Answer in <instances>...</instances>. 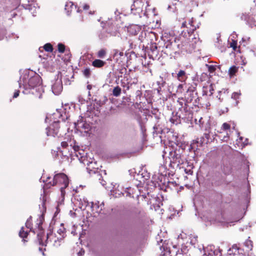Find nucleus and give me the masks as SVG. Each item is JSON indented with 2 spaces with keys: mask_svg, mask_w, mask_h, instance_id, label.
I'll return each instance as SVG.
<instances>
[{
  "mask_svg": "<svg viewBox=\"0 0 256 256\" xmlns=\"http://www.w3.org/2000/svg\"><path fill=\"white\" fill-rule=\"evenodd\" d=\"M232 126V128L235 129L236 124L234 122H230V124L224 122L221 127V130L226 132V136H224L222 140L224 141H227L230 137V128Z\"/></svg>",
  "mask_w": 256,
  "mask_h": 256,
  "instance_id": "16",
  "label": "nucleus"
},
{
  "mask_svg": "<svg viewBox=\"0 0 256 256\" xmlns=\"http://www.w3.org/2000/svg\"><path fill=\"white\" fill-rule=\"evenodd\" d=\"M75 10L77 12H80L79 8H77L76 6H74L72 2H68L65 4V10L66 12L67 15L70 16L72 12Z\"/></svg>",
  "mask_w": 256,
  "mask_h": 256,
  "instance_id": "22",
  "label": "nucleus"
},
{
  "mask_svg": "<svg viewBox=\"0 0 256 256\" xmlns=\"http://www.w3.org/2000/svg\"><path fill=\"white\" fill-rule=\"evenodd\" d=\"M80 201L79 208L80 209L84 210L90 204L87 198H84L80 199Z\"/></svg>",
  "mask_w": 256,
  "mask_h": 256,
  "instance_id": "32",
  "label": "nucleus"
},
{
  "mask_svg": "<svg viewBox=\"0 0 256 256\" xmlns=\"http://www.w3.org/2000/svg\"><path fill=\"white\" fill-rule=\"evenodd\" d=\"M61 145H62V147H63L64 148H66L68 146V144L66 142H62Z\"/></svg>",
  "mask_w": 256,
  "mask_h": 256,
  "instance_id": "52",
  "label": "nucleus"
},
{
  "mask_svg": "<svg viewBox=\"0 0 256 256\" xmlns=\"http://www.w3.org/2000/svg\"><path fill=\"white\" fill-rule=\"evenodd\" d=\"M106 54V50L104 49L100 50L97 53V56L99 58H104Z\"/></svg>",
  "mask_w": 256,
  "mask_h": 256,
  "instance_id": "41",
  "label": "nucleus"
},
{
  "mask_svg": "<svg viewBox=\"0 0 256 256\" xmlns=\"http://www.w3.org/2000/svg\"><path fill=\"white\" fill-rule=\"evenodd\" d=\"M30 218L26 222V226L28 228H30V230H32V224H31V222H30Z\"/></svg>",
  "mask_w": 256,
  "mask_h": 256,
  "instance_id": "48",
  "label": "nucleus"
},
{
  "mask_svg": "<svg viewBox=\"0 0 256 256\" xmlns=\"http://www.w3.org/2000/svg\"><path fill=\"white\" fill-rule=\"evenodd\" d=\"M237 71L238 68L234 66H232L228 70L229 75L230 76V77H232L235 74Z\"/></svg>",
  "mask_w": 256,
  "mask_h": 256,
  "instance_id": "38",
  "label": "nucleus"
},
{
  "mask_svg": "<svg viewBox=\"0 0 256 256\" xmlns=\"http://www.w3.org/2000/svg\"><path fill=\"white\" fill-rule=\"evenodd\" d=\"M19 87L23 88L22 92L32 94L39 98H42L44 92L40 76L33 70H26L21 75L18 80Z\"/></svg>",
  "mask_w": 256,
  "mask_h": 256,
  "instance_id": "1",
  "label": "nucleus"
},
{
  "mask_svg": "<svg viewBox=\"0 0 256 256\" xmlns=\"http://www.w3.org/2000/svg\"><path fill=\"white\" fill-rule=\"evenodd\" d=\"M57 232L60 236V237L56 238V237L51 232L47 234L46 236H45L44 234L42 232L38 233L37 236L40 244L42 246H46V242L49 240L50 241L54 242V246H60V242L64 238V228H60L58 230Z\"/></svg>",
  "mask_w": 256,
  "mask_h": 256,
  "instance_id": "7",
  "label": "nucleus"
},
{
  "mask_svg": "<svg viewBox=\"0 0 256 256\" xmlns=\"http://www.w3.org/2000/svg\"><path fill=\"white\" fill-rule=\"evenodd\" d=\"M114 14H115V15H116V20L118 21V20H120L121 16H118V15H120V14H122L120 12H119L118 10H116L114 12Z\"/></svg>",
  "mask_w": 256,
  "mask_h": 256,
  "instance_id": "49",
  "label": "nucleus"
},
{
  "mask_svg": "<svg viewBox=\"0 0 256 256\" xmlns=\"http://www.w3.org/2000/svg\"><path fill=\"white\" fill-rule=\"evenodd\" d=\"M192 101V98L185 100L183 98H178L177 100V112L170 118V121L173 124H178L180 123L181 120H188L192 116L191 112L188 106V103Z\"/></svg>",
  "mask_w": 256,
  "mask_h": 256,
  "instance_id": "4",
  "label": "nucleus"
},
{
  "mask_svg": "<svg viewBox=\"0 0 256 256\" xmlns=\"http://www.w3.org/2000/svg\"><path fill=\"white\" fill-rule=\"evenodd\" d=\"M52 92L55 95H58L62 90V84L61 78H57L52 86Z\"/></svg>",
  "mask_w": 256,
  "mask_h": 256,
  "instance_id": "18",
  "label": "nucleus"
},
{
  "mask_svg": "<svg viewBox=\"0 0 256 256\" xmlns=\"http://www.w3.org/2000/svg\"><path fill=\"white\" fill-rule=\"evenodd\" d=\"M128 42L130 44V48H132V42L130 40L128 41Z\"/></svg>",
  "mask_w": 256,
  "mask_h": 256,
  "instance_id": "58",
  "label": "nucleus"
},
{
  "mask_svg": "<svg viewBox=\"0 0 256 256\" xmlns=\"http://www.w3.org/2000/svg\"><path fill=\"white\" fill-rule=\"evenodd\" d=\"M176 77L177 79L181 82H184L187 78L186 73L183 70H179L176 74Z\"/></svg>",
  "mask_w": 256,
  "mask_h": 256,
  "instance_id": "27",
  "label": "nucleus"
},
{
  "mask_svg": "<svg viewBox=\"0 0 256 256\" xmlns=\"http://www.w3.org/2000/svg\"><path fill=\"white\" fill-rule=\"evenodd\" d=\"M204 256H221L220 251L215 249L214 246H208L204 248Z\"/></svg>",
  "mask_w": 256,
  "mask_h": 256,
  "instance_id": "20",
  "label": "nucleus"
},
{
  "mask_svg": "<svg viewBox=\"0 0 256 256\" xmlns=\"http://www.w3.org/2000/svg\"><path fill=\"white\" fill-rule=\"evenodd\" d=\"M238 138L236 140V144L240 148H244L248 144V138H244L242 136H240V133L238 132Z\"/></svg>",
  "mask_w": 256,
  "mask_h": 256,
  "instance_id": "25",
  "label": "nucleus"
},
{
  "mask_svg": "<svg viewBox=\"0 0 256 256\" xmlns=\"http://www.w3.org/2000/svg\"><path fill=\"white\" fill-rule=\"evenodd\" d=\"M106 64V62L99 60L96 59L92 62V65L96 68H100L104 66Z\"/></svg>",
  "mask_w": 256,
  "mask_h": 256,
  "instance_id": "30",
  "label": "nucleus"
},
{
  "mask_svg": "<svg viewBox=\"0 0 256 256\" xmlns=\"http://www.w3.org/2000/svg\"><path fill=\"white\" fill-rule=\"evenodd\" d=\"M190 244L194 246L195 244L198 242V236L194 235H190Z\"/></svg>",
  "mask_w": 256,
  "mask_h": 256,
  "instance_id": "39",
  "label": "nucleus"
},
{
  "mask_svg": "<svg viewBox=\"0 0 256 256\" xmlns=\"http://www.w3.org/2000/svg\"><path fill=\"white\" fill-rule=\"evenodd\" d=\"M87 88H88V89L89 90H90V89L92 88V86H91V85H90V84L88 85V86H87Z\"/></svg>",
  "mask_w": 256,
  "mask_h": 256,
  "instance_id": "61",
  "label": "nucleus"
},
{
  "mask_svg": "<svg viewBox=\"0 0 256 256\" xmlns=\"http://www.w3.org/2000/svg\"><path fill=\"white\" fill-rule=\"evenodd\" d=\"M241 18L250 25L252 24V22L254 21L253 18L250 14H242Z\"/></svg>",
  "mask_w": 256,
  "mask_h": 256,
  "instance_id": "29",
  "label": "nucleus"
},
{
  "mask_svg": "<svg viewBox=\"0 0 256 256\" xmlns=\"http://www.w3.org/2000/svg\"><path fill=\"white\" fill-rule=\"evenodd\" d=\"M186 249V248H182L181 250V252H182V253H185L184 252V250Z\"/></svg>",
  "mask_w": 256,
  "mask_h": 256,
  "instance_id": "60",
  "label": "nucleus"
},
{
  "mask_svg": "<svg viewBox=\"0 0 256 256\" xmlns=\"http://www.w3.org/2000/svg\"><path fill=\"white\" fill-rule=\"evenodd\" d=\"M240 95V93L236 92H233L232 95V98L236 100V105H237L238 104V101H237V100L239 98Z\"/></svg>",
  "mask_w": 256,
  "mask_h": 256,
  "instance_id": "45",
  "label": "nucleus"
},
{
  "mask_svg": "<svg viewBox=\"0 0 256 256\" xmlns=\"http://www.w3.org/2000/svg\"><path fill=\"white\" fill-rule=\"evenodd\" d=\"M149 49L148 50V55L150 58L154 60H158L162 56L161 53L160 52V46L158 48L156 46V43L151 42L150 43Z\"/></svg>",
  "mask_w": 256,
  "mask_h": 256,
  "instance_id": "12",
  "label": "nucleus"
},
{
  "mask_svg": "<svg viewBox=\"0 0 256 256\" xmlns=\"http://www.w3.org/2000/svg\"><path fill=\"white\" fill-rule=\"evenodd\" d=\"M42 207L43 208V211H46V208L45 204H44V200L42 201Z\"/></svg>",
  "mask_w": 256,
  "mask_h": 256,
  "instance_id": "56",
  "label": "nucleus"
},
{
  "mask_svg": "<svg viewBox=\"0 0 256 256\" xmlns=\"http://www.w3.org/2000/svg\"><path fill=\"white\" fill-rule=\"evenodd\" d=\"M44 50L48 52H52L53 50L52 45L50 43H47L44 46Z\"/></svg>",
  "mask_w": 256,
  "mask_h": 256,
  "instance_id": "42",
  "label": "nucleus"
},
{
  "mask_svg": "<svg viewBox=\"0 0 256 256\" xmlns=\"http://www.w3.org/2000/svg\"><path fill=\"white\" fill-rule=\"evenodd\" d=\"M206 68H208V72L210 73H213L216 70L218 66L216 65H214L211 64H206Z\"/></svg>",
  "mask_w": 256,
  "mask_h": 256,
  "instance_id": "36",
  "label": "nucleus"
},
{
  "mask_svg": "<svg viewBox=\"0 0 256 256\" xmlns=\"http://www.w3.org/2000/svg\"><path fill=\"white\" fill-rule=\"evenodd\" d=\"M111 194L116 198L120 197L124 195V190H120L118 189H113L110 190Z\"/></svg>",
  "mask_w": 256,
  "mask_h": 256,
  "instance_id": "33",
  "label": "nucleus"
},
{
  "mask_svg": "<svg viewBox=\"0 0 256 256\" xmlns=\"http://www.w3.org/2000/svg\"><path fill=\"white\" fill-rule=\"evenodd\" d=\"M154 134H162V128H160L159 126H154Z\"/></svg>",
  "mask_w": 256,
  "mask_h": 256,
  "instance_id": "44",
  "label": "nucleus"
},
{
  "mask_svg": "<svg viewBox=\"0 0 256 256\" xmlns=\"http://www.w3.org/2000/svg\"><path fill=\"white\" fill-rule=\"evenodd\" d=\"M90 208L94 214H104L102 211L104 208V202H102L100 203L98 201L91 202Z\"/></svg>",
  "mask_w": 256,
  "mask_h": 256,
  "instance_id": "17",
  "label": "nucleus"
},
{
  "mask_svg": "<svg viewBox=\"0 0 256 256\" xmlns=\"http://www.w3.org/2000/svg\"><path fill=\"white\" fill-rule=\"evenodd\" d=\"M230 46L231 47H232L234 48V50H235L236 48V44H234V43H232L230 44Z\"/></svg>",
  "mask_w": 256,
  "mask_h": 256,
  "instance_id": "57",
  "label": "nucleus"
},
{
  "mask_svg": "<svg viewBox=\"0 0 256 256\" xmlns=\"http://www.w3.org/2000/svg\"><path fill=\"white\" fill-rule=\"evenodd\" d=\"M138 82V80L136 78H134L132 80V82H127L126 84H125V82L123 81L122 82V85L124 88H126V90H128L130 86L132 84H136Z\"/></svg>",
  "mask_w": 256,
  "mask_h": 256,
  "instance_id": "28",
  "label": "nucleus"
},
{
  "mask_svg": "<svg viewBox=\"0 0 256 256\" xmlns=\"http://www.w3.org/2000/svg\"><path fill=\"white\" fill-rule=\"evenodd\" d=\"M198 124L201 128L208 131L210 128V124L208 120L206 122L204 118H200L198 120Z\"/></svg>",
  "mask_w": 256,
  "mask_h": 256,
  "instance_id": "26",
  "label": "nucleus"
},
{
  "mask_svg": "<svg viewBox=\"0 0 256 256\" xmlns=\"http://www.w3.org/2000/svg\"><path fill=\"white\" fill-rule=\"evenodd\" d=\"M244 246L247 248L248 250H252V242L251 240L248 239L244 242Z\"/></svg>",
  "mask_w": 256,
  "mask_h": 256,
  "instance_id": "40",
  "label": "nucleus"
},
{
  "mask_svg": "<svg viewBox=\"0 0 256 256\" xmlns=\"http://www.w3.org/2000/svg\"><path fill=\"white\" fill-rule=\"evenodd\" d=\"M19 90H16L14 93V96H13V98H17L18 95H19Z\"/></svg>",
  "mask_w": 256,
  "mask_h": 256,
  "instance_id": "54",
  "label": "nucleus"
},
{
  "mask_svg": "<svg viewBox=\"0 0 256 256\" xmlns=\"http://www.w3.org/2000/svg\"><path fill=\"white\" fill-rule=\"evenodd\" d=\"M73 149L75 152V155L78 158L80 161L85 165H87V170L90 171H92V169H95L97 166L96 162L93 160L92 158L88 160V158L84 156V152L82 150V152H78V146H74Z\"/></svg>",
  "mask_w": 256,
  "mask_h": 256,
  "instance_id": "10",
  "label": "nucleus"
},
{
  "mask_svg": "<svg viewBox=\"0 0 256 256\" xmlns=\"http://www.w3.org/2000/svg\"><path fill=\"white\" fill-rule=\"evenodd\" d=\"M84 251H82V252H79L78 254L80 255H82L84 254Z\"/></svg>",
  "mask_w": 256,
  "mask_h": 256,
  "instance_id": "62",
  "label": "nucleus"
},
{
  "mask_svg": "<svg viewBox=\"0 0 256 256\" xmlns=\"http://www.w3.org/2000/svg\"><path fill=\"white\" fill-rule=\"evenodd\" d=\"M228 93V90L223 89L222 90H220V91L218 92V94L217 96V98H218V99L220 101H222L223 100V98H224L223 97L221 98L222 95V94H226Z\"/></svg>",
  "mask_w": 256,
  "mask_h": 256,
  "instance_id": "43",
  "label": "nucleus"
},
{
  "mask_svg": "<svg viewBox=\"0 0 256 256\" xmlns=\"http://www.w3.org/2000/svg\"><path fill=\"white\" fill-rule=\"evenodd\" d=\"M172 250H170V246L168 242H166L165 241L162 246L160 247V250H162L161 255L162 256H173L175 254L176 256H178V251H176L177 247L176 246H172Z\"/></svg>",
  "mask_w": 256,
  "mask_h": 256,
  "instance_id": "13",
  "label": "nucleus"
},
{
  "mask_svg": "<svg viewBox=\"0 0 256 256\" xmlns=\"http://www.w3.org/2000/svg\"><path fill=\"white\" fill-rule=\"evenodd\" d=\"M28 232L24 231V227L21 228L19 232V236L20 238H22V241L24 242L26 240H24V238H26L28 235Z\"/></svg>",
  "mask_w": 256,
  "mask_h": 256,
  "instance_id": "34",
  "label": "nucleus"
},
{
  "mask_svg": "<svg viewBox=\"0 0 256 256\" xmlns=\"http://www.w3.org/2000/svg\"><path fill=\"white\" fill-rule=\"evenodd\" d=\"M194 23V19L192 18L189 20L188 24H187L186 22H182V27H186L188 30L187 32H186V34L188 40H192V38H196L193 34V32L196 30L198 27L193 25Z\"/></svg>",
  "mask_w": 256,
  "mask_h": 256,
  "instance_id": "15",
  "label": "nucleus"
},
{
  "mask_svg": "<svg viewBox=\"0 0 256 256\" xmlns=\"http://www.w3.org/2000/svg\"><path fill=\"white\" fill-rule=\"evenodd\" d=\"M113 58L116 62L120 64V62H122L125 56L122 52H120L118 50H114Z\"/></svg>",
  "mask_w": 256,
  "mask_h": 256,
  "instance_id": "23",
  "label": "nucleus"
},
{
  "mask_svg": "<svg viewBox=\"0 0 256 256\" xmlns=\"http://www.w3.org/2000/svg\"><path fill=\"white\" fill-rule=\"evenodd\" d=\"M164 47L166 48L164 53L171 54V52L176 53L179 50H184L190 52L196 47V44L200 40L198 38L188 40L185 32H182L174 40H166L163 38Z\"/></svg>",
  "mask_w": 256,
  "mask_h": 256,
  "instance_id": "2",
  "label": "nucleus"
},
{
  "mask_svg": "<svg viewBox=\"0 0 256 256\" xmlns=\"http://www.w3.org/2000/svg\"><path fill=\"white\" fill-rule=\"evenodd\" d=\"M122 90L118 86L114 88L112 90V94L116 97L120 96L121 94Z\"/></svg>",
  "mask_w": 256,
  "mask_h": 256,
  "instance_id": "35",
  "label": "nucleus"
},
{
  "mask_svg": "<svg viewBox=\"0 0 256 256\" xmlns=\"http://www.w3.org/2000/svg\"><path fill=\"white\" fill-rule=\"evenodd\" d=\"M50 179L51 178L50 176H48L46 180L44 176H42L40 180L45 183L48 188L54 186H56L60 188L62 198L61 201H64L66 194L65 189L68 186L69 184L68 177L64 173H59L54 176L52 181L50 180Z\"/></svg>",
  "mask_w": 256,
  "mask_h": 256,
  "instance_id": "5",
  "label": "nucleus"
},
{
  "mask_svg": "<svg viewBox=\"0 0 256 256\" xmlns=\"http://www.w3.org/2000/svg\"><path fill=\"white\" fill-rule=\"evenodd\" d=\"M58 50L60 53H63L65 50V46L62 43H60L58 45Z\"/></svg>",
  "mask_w": 256,
  "mask_h": 256,
  "instance_id": "46",
  "label": "nucleus"
},
{
  "mask_svg": "<svg viewBox=\"0 0 256 256\" xmlns=\"http://www.w3.org/2000/svg\"><path fill=\"white\" fill-rule=\"evenodd\" d=\"M82 72L86 78L90 77V70L89 68H86L84 69V70L82 71Z\"/></svg>",
  "mask_w": 256,
  "mask_h": 256,
  "instance_id": "47",
  "label": "nucleus"
},
{
  "mask_svg": "<svg viewBox=\"0 0 256 256\" xmlns=\"http://www.w3.org/2000/svg\"><path fill=\"white\" fill-rule=\"evenodd\" d=\"M76 129L84 136L87 134L91 130V126L89 122L84 120L82 116L79 118L76 122L74 123Z\"/></svg>",
  "mask_w": 256,
  "mask_h": 256,
  "instance_id": "11",
  "label": "nucleus"
},
{
  "mask_svg": "<svg viewBox=\"0 0 256 256\" xmlns=\"http://www.w3.org/2000/svg\"><path fill=\"white\" fill-rule=\"evenodd\" d=\"M68 114L66 112H64L62 113V112L58 110L52 115L47 116L45 119L46 122L50 123V122H52V124L46 128L47 136L54 137L57 136L60 128L59 119L65 121L68 118Z\"/></svg>",
  "mask_w": 256,
  "mask_h": 256,
  "instance_id": "6",
  "label": "nucleus"
},
{
  "mask_svg": "<svg viewBox=\"0 0 256 256\" xmlns=\"http://www.w3.org/2000/svg\"><path fill=\"white\" fill-rule=\"evenodd\" d=\"M28 0V3H30V2H34V0Z\"/></svg>",
  "mask_w": 256,
  "mask_h": 256,
  "instance_id": "63",
  "label": "nucleus"
},
{
  "mask_svg": "<svg viewBox=\"0 0 256 256\" xmlns=\"http://www.w3.org/2000/svg\"><path fill=\"white\" fill-rule=\"evenodd\" d=\"M182 149L178 148L169 152V158L170 160V166L174 168H178L184 164V159L182 158Z\"/></svg>",
  "mask_w": 256,
  "mask_h": 256,
  "instance_id": "9",
  "label": "nucleus"
},
{
  "mask_svg": "<svg viewBox=\"0 0 256 256\" xmlns=\"http://www.w3.org/2000/svg\"><path fill=\"white\" fill-rule=\"evenodd\" d=\"M138 39L141 42L149 44L150 42L156 40V34L152 32L142 31Z\"/></svg>",
  "mask_w": 256,
  "mask_h": 256,
  "instance_id": "14",
  "label": "nucleus"
},
{
  "mask_svg": "<svg viewBox=\"0 0 256 256\" xmlns=\"http://www.w3.org/2000/svg\"><path fill=\"white\" fill-rule=\"evenodd\" d=\"M144 177H146V179H147L150 177V174H148L147 176H144Z\"/></svg>",
  "mask_w": 256,
  "mask_h": 256,
  "instance_id": "59",
  "label": "nucleus"
},
{
  "mask_svg": "<svg viewBox=\"0 0 256 256\" xmlns=\"http://www.w3.org/2000/svg\"><path fill=\"white\" fill-rule=\"evenodd\" d=\"M22 6L25 9L28 10L31 12L32 16H36V14L39 8V7L38 6V4L34 2H32L28 4H24Z\"/></svg>",
  "mask_w": 256,
  "mask_h": 256,
  "instance_id": "21",
  "label": "nucleus"
},
{
  "mask_svg": "<svg viewBox=\"0 0 256 256\" xmlns=\"http://www.w3.org/2000/svg\"><path fill=\"white\" fill-rule=\"evenodd\" d=\"M99 180H100V182L102 186H106V181H104L103 178H102V176H100V178H99Z\"/></svg>",
  "mask_w": 256,
  "mask_h": 256,
  "instance_id": "50",
  "label": "nucleus"
},
{
  "mask_svg": "<svg viewBox=\"0 0 256 256\" xmlns=\"http://www.w3.org/2000/svg\"><path fill=\"white\" fill-rule=\"evenodd\" d=\"M78 100L79 102H80L81 104H84L85 102V100L81 96H78Z\"/></svg>",
  "mask_w": 256,
  "mask_h": 256,
  "instance_id": "51",
  "label": "nucleus"
},
{
  "mask_svg": "<svg viewBox=\"0 0 256 256\" xmlns=\"http://www.w3.org/2000/svg\"><path fill=\"white\" fill-rule=\"evenodd\" d=\"M82 8L84 10H88L89 9L90 6L87 4H84Z\"/></svg>",
  "mask_w": 256,
  "mask_h": 256,
  "instance_id": "55",
  "label": "nucleus"
},
{
  "mask_svg": "<svg viewBox=\"0 0 256 256\" xmlns=\"http://www.w3.org/2000/svg\"><path fill=\"white\" fill-rule=\"evenodd\" d=\"M148 6L147 0H135L131 6V11L134 15H138L140 17L148 16V10L147 7Z\"/></svg>",
  "mask_w": 256,
  "mask_h": 256,
  "instance_id": "8",
  "label": "nucleus"
},
{
  "mask_svg": "<svg viewBox=\"0 0 256 256\" xmlns=\"http://www.w3.org/2000/svg\"><path fill=\"white\" fill-rule=\"evenodd\" d=\"M196 87L194 86V92H188V94H186V92L185 94V97L186 98V100H188V98H192V100L196 97Z\"/></svg>",
  "mask_w": 256,
  "mask_h": 256,
  "instance_id": "37",
  "label": "nucleus"
},
{
  "mask_svg": "<svg viewBox=\"0 0 256 256\" xmlns=\"http://www.w3.org/2000/svg\"><path fill=\"white\" fill-rule=\"evenodd\" d=\"M141 30V27L137 24H131L127 27L128 32L132 35H136Z\"/></svg>",
  "mask_w": 256,
  "mask_h": 256,
  "instance_id": "24",
  "label": "nucleus"
},
{
  "mask_svg": "<svg viewBox=\"0 0 256 256\" xmlns=\"http://www.w3.org/2000/svg\"><path fill=\"white\" fill-rule=\"evenodd\" d=\"M214 88L212 84L208 86H204L203 92L206 95L211 96L213 94Z\"/></svg>",
  "mask_w": 256,
  "mask_h": 256,
  "instance_id": "31",
  "label": "nucleus"
},
{
  "mask_svg": "<svg viewBox=\"0 0 256 256\" xmlns=\"http://www.w3.org/2000/svg\"><path fill=\"white\" fill-rule=\"evenodd\" d=\"M167 171L164 166L160 167L158 174H154L152 179V182L154 187L166 191L170 188L178 191V184L174 181H170L166 177Z\"/></svg>",
  "mask_w": 256,
  "mask_h": 256,
  "instance_id": "3",
  "label": "nucleus"
},
{
  "mask_svg": "<svg viewBox=\"0 0 256 256\" xmlns=\"http://www.w3.org/2000/svg\"><path fill=\"white\" fill-rule=\"evenodd\" d=\"M184 172L186 174H192V171L191 170H188L186 169H185Z\"/></svg>",
  "mask_w": 256,
  "mask_h": 256,
  "instance_id": "53",
  "label": "nucleus"
},
{
  "mask_svg": "<svg viewBox=\"0 0 256 256\" xmlns=\"http://www.w3.org/2000/svg\"><path fill=\"white\" fill-rule=\"evenodd\" d=\"M185 90L186 91V94H188V92H194V86H190L189 84H186V83L180 84L177 87L176 93L182 94Z\"/></svg>",
  "mask_w": 256,
  "mask_h": 256,
  "instance_id": "19",
  "label": "nucleus"
},
{
  "mask_svg": "<svg viewBox=\"0 0 256 256\" xmlns=\"http://www.w3.org/2000/svg\"><path fill=\"white\" fill-rule=\"evenodd\" d=\"M130 196V192H127V194H126V196Z\"/></svg>",
  "mask_w": 256,
  "mask_h": 256,
  "instance_id": "64",
  "label": "nucleus"
}]
</instances>
